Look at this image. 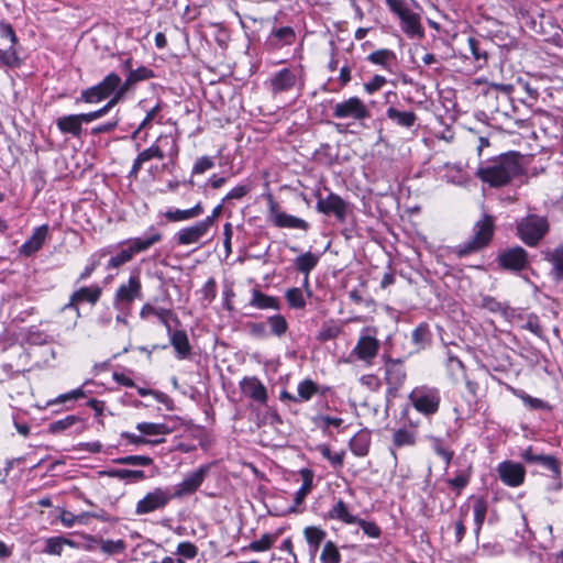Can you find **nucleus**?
Masks as SVG:
<instances>
[{"label": "nucleus", "mask_w": 563, "mask_h": 563, "mask_svg": "<svg viewBox=\"0 0 563 563\" xmlns=\"http://www.w3.org/2000/svg\"><path fill=\"white\" fill-rule=\"evenodd\" d=\"M520 173V154L511 151L481 163L475 175L490 187H501Z\"/></svg>", "instance_id": "nucleus-1"}, {"label": "nucleus", "mask_w": 563, "mask_h": 563, "mask_svg": "<svg viewBox=\"0 0 563 563\" xmlns=\"http://www.w3.org/2000/svg\"><path fill=\"white\" fill-rule=\"evenodd\" d=\"M528 465H538L548 473H541L547 479L545 489L558 493L563 488L562 462L552 454L538 452L532 445L522 450L519 454Z\"/></svg>", "instance_id": "nucleus-2"}, {"label": "nucleus", "mask_w": 563, "mask_h": 563, "mask_svg": "<svg viewBox=\"0 0 563 563\" xmlns=\"http://www.w3.org/2000/svg\"><path fill=\"white\" fill-rule=\"evenodd\" d=\"M494 228L493 217L485 214L481 220L475 222L472 238L454 246L453 253L459 258H462L485 249L493 240Z\"/></svg>", "instance_id": "nucleus-3"}, {"label": "nucleus", "mask_w": 563, "mask_h": 563, "mask_svg": "<svg viewBox=\"0 0 563 563\" xmlns=\"http://www.w3.org/2000/svg\"><path fill=\"white\" fill-rule=\"evenodd\" d=\"M549 232L545 217L530 213L517 222V235L528 246H537Z\"/></svg>", "instance_id": "nucleus-4"}, {"label": "nucleus", "mask_w": 563, "mask_h": 563, "mask_svg": "<svg viewBox=\"0 0 563 563\" xmlns=\"http://www.w3.org/2000/svg\"><path fill=\"white\" fill-rule=\"evenodd\" d=\"M408 399L419 413L430 417L439 411L441 394L437 387L420 385L410 391Z\"/></svg>", "instance_id": "nucleus-5"}, {"label": "nucleus", "mask_w": 563, "mask_h": 563, "mask_svg": "<svg viewBox=\"0 0 563 563\" xmlns=\"http://www.w3.org/2000/svg\"><path fill=\"white\" fill-rule=\"evenodd\" d=\"M302 70L298 67L282 68L268 78L265 82L273 96L290 92L294 89H301L303 86Z\"/></svg>", "instance_id": "nucleus-6"}, {"label": "nucleus", "mask_w": 563, "mask_h": 563, "mask_svg": "<svg viewBox=\"0 0 563 563\" xmlns=\"http://www.w3.org/2000/svg\"><path fill=\"white\" fill-rule=\"evenodd\" d=\"M143 299L142 283L139 274H131L128 282L121 284L113 298V307L125 314H130L133 302Z\"/></svg>", "instance_id": "nucleus-7"}, {"label": "nucleus", "mask_w": 563, "mask_h": 563, "mask_svg": "<svg viewBox=\"0 0 563 563\" xmlns=\"http://www.w3.org/2000/svg\"><path fill=\"white\" fill-rule=\"evenodd\" d=\"M332 115L335 119L363 121L371 117V111L362 99L358 97H350L343 101L336 102L332 107Z\"/></svg>", "instance_id": "nucleus-8"}, {"label": "nucleus", "mask_w": 563, "mask_h": 563, "mask_svg": "<svg viewBox=\"0 0 563 563\" xmlns=\"http://www.w3.org/2000/svg\"><path fill=\"white\" fill-rule=\"evenodd\" d=\"M174 499L167 488L156 487L140 499L135 507L136 515H147L164 509Z\"/></svg>", "instance_id": "nucleus-9"}, {"label": "nucleus", "mask_w": 563, "mask_h": 563, "mask_svg": "<svg viewBox=\"0 0 563 563\" xmlns=\"http://www.w3.org/2000/svg\"><path fill=\"white\" fill-rule=\"evenodd\" d=\"M407 373L401 358H385V380L387 395L397 397L399 389L404 386Z\"/></svg>", "instance_id": "nucleus-10"}, {"label": "nucleus", "mask_w": 563, "mask_h": 563, "mask_svg": "<svg viewBox=\"0 0 563 563\" xmlns=\"http://www.w3.org/2000/svg\"><path fill=\"white\" fill-rule=\"evenodd\" d=\"M101 294L102 290L98 285L81 287L71 294L69 302L62 308V313L71 312L74 314L75 321H77V319L80 317L78 303L86 301L91 305H96L100 299ZM75 324L76 322H74V325Z\"/></svg>", "instance_id": "nucleus-11"}, {"label": "nucleus", "mask_w": 563, "mask_h": 563, "mask_svg": "<svg viewBox=\"0 0 563 563\" xmlns=\"http://www.w3.org/2000/svg\"><path fill=\"white\" fill-rule=\"evenodd\" d=\"M268 218L277 228L297 229L302 231H308L310 228V224L306 220L280 211L272 196L268 198Z\"/></svg>", "instance_id": "nucleus-12"}, {"label": "nucleus", "mask_w": 563, "mask_h": 563, "mask_svg": "<svg viewBox=\"0 0 563 563\" xmlns=\"http://www.w3.org/2000/svg\"><path fill=\"white\" fill-rule=\"evenodd\" d=\"M209 468V465H201L196 471L189 473L180 483L175 485L172 493L173 498L181 499L195 494L206 479Z\"/></svg>", "instance_id": "nucleus-13"}, {"label": "nucleus", "mask_w": 563, "mask_h": 563, "mask_svg": "<svg viewBox=\"0 0 563 563\" xmlns=\"http://www.w3.org/2000/svg\"><path fill=\"white\" fill-rule=\"evenodd\" d=\"M497 262L503 269L519 273L529 264L528 253L521 246H514L501 251L497 256Z\"/></svg>", "instance_id": "nucleus-14"}, {"label": "nucleus", "mask_w": 563, "mask_h": 563, "mask_svg": "<svg viewBox=\"0 0 563 563\" xmlns=\"http://www.w3.org/2000/svg\"><path fill=\"white\" fill-rule=\"evenodd\" d=\"M496 472L501 483L508 487H519L526 479L525 466L510 460L500 462L496 467Z\"/></svg>", "instance_id": "nucleus-15"}, {"label": "nucleus", "mask_w": 563, "mask_h": 563, "mask_svg": "<svg viewBox=\"0 0 563 563\" xmlns=\"http://www.w3.org/2000/svg\"><path fill=\"white\" fill-rule=\"evenodd\" d=\"M316 208L323 214H333L340 222L346 220L347 202L334 192H330L325 198L319 196Z\"/></svg>", "instance_id": "nucleus-16"}, {"label": "nucleus", "mask_w": 563, "mask_h": 563, "mask_svg": "<svg viewBox=\"0 0 563 563\" xmlns=\"http://www.w3.org/2000/svg\"><path fill=\"white\" fill-rule=\"evenodd\" d=\"M242 395L253 402L265 406L268 400L266 386L256 376H245L239 384Z\"/></svg>", "instance_id": "nucleus-17"}, {"label": "nucleus", "mask_w": 563, "mask_h": 563, "mask_svg": "<svg viewBox=\"0 0 563 563\" xmlns=\"http://www.w3.org/2000/svg\"><path fill=\"white\" fill-rule=\"evenodd\" d=\"M379 346V341L375 336L362 334L352 350V354L358 360L366 362L367 364H372L378 353Z\"/></svg>", "instance_id": "nucleus-18"}, {"label": "nucleus", "mask_w": 563, "mask_h": 563, "mask_svg": "<svg viewBox=\"0 0 563 563\" xmlns=\"http://www.w3.org/2000/svg\"><path fill=\"white\" fill-rule=\"evenodd\" d=\"M401 31L410 38L421 40L424 36V30L421 24L420 15L410 9L399 16Z\"/></svg>", "instance_id": "nucleus-19"}, {"label": "nucleus", "mask_w": 563, "mask_h": 563, "mask_svg": "<svg viewBox=\"0 0 563 563\" xmlns=\"http://www.w3.org/2000/svg\"><path fill=\"white\" fill-rule=\"evenodd\" d=\"M87 426L85 420L79 416L68 415L63 419L52 421L48 424V432L52 434H58L66 430L74 429L76 433H81L86 430Z\"/></svg>", "instance_id": "nucleus-20"}, {"label": "nucleus", "mask_w": 563, "mask_h": 563, "mask_svg": "<svg viewBox=\"0 0 563 563\" xmlns=\"http://www.w3.org/2000/svg\"><path fill=\"white\" fill-rule=\"evenodd\" d=\"M163 239L162 233L154 227L151 225L144 236L134 238L129 240L126 243L132 250L133 254L147 251L154 244L161 242Z\"/></svg>", "instance_id": "nucleus-21"}, {"label": "nucleus", "mask_w": 563, "mask_h": 563, "mask_svg": "<svg viewBox=\"0 0 563 563\" xmlns=\"http://www.w3.org/2000/svg\"><path fill=\"white\" fill-rule=\"evenodd\" d=\"M296 34L292 27L282 26L274 29L266 40L269 49H278L294 43Z\"/></svg>", "instance_id": "nucleus-22"}, {"label": "nucleus", "mask_w": 563, "mask_h": 563, "mask_svg": "<svg viewBox=\"0 0 563 563\" xmlns=\"http://www.w3.org/2000/svg\"><path fill=\"white\" fill-rule=\"evenodd\" d=\"M48 232V225L43 224L34 229L31 238L20 246V254L31 256L40 251L45 242Z\"/></svg>", "instance_id": "nucleus-23"}, {"label": "nucleus", "mask_w": 563, "mask_h": 563, "mask_svg": "<svg viewBox=\"0 0 563 563\" xmlns=\"http://www.w3.org/2000/svg\"><path fill=\"white\" fill-rule=\"evenodd\" d=\"M385 115L394 125L408 130H410L418 120L413 111H402L394 106L386 109Z\"/></svg>", "instance_id": "nucleus-24"}, {"label": "nucleus", "mask_w": 563, "mask_h": 563, "mask_svg": "<svg viewBox=\"0 0 563 563\" xmlns=\"http://www.w3.org/2000/svg\"><path fill=\"white\" fill-rule=\"evenodd\" d=\"M167 334L169 335V342L175 350L176 357L178 360L188 358L191 354V345L186 331L172 330L170 333Z\"/></svg>", "instance_id": "nucleus-25"}, {"label": "nucleus", "mask_w": 563, "mask_h": 563, "mask_svg": "<svg viewBox=\"0 0 563 563\" xmlns=\"http://www.w3.org/2000/svg\"><path fill=\"white\" fill-rule=\"evenodd\" d=\"M324 518L329 520H339L345 525H355V521H358V517L350 512L349 506L341 498L334 499L331 509Z\"/></svg>", "instance_id": "nucleus-26"}, {"label": "nucleus", "mask_w": 563, "mask_h": 563, "mask_svg": "<svg viewBox=\"0 0 563 563\" xmlns=\"http://www.w3.org/2000/svg\"><path fill=\"white\" fill-rule=\"evenodd\" d=\"M207 233L198 224V222L181 228L175 234V240L178 245H190L195 243H199L200 240L206 236Z\"/></svg>", "instance_id": "nucleus-27"}, {"label": "nucleus", "mask_w": 563, "mask_h": 563, "mask_svg": "<svg viewBox=\"0 0 563 563\" xmlns=\"http://www.w3.org/2000/svg\"><path fill=\"white\" fill-rule=\"evenodd\" d=\"M473 475V465L471 463L459 468L454 473V477L448 478L445 482L449 487L455 492L456 496H460L462 492L468 486Z\"/></svg>", "instance_id": "nucleus-28"}, {"label": "nucleus", "mask_w": 563, "mask_h": 563, "mask_svg": "<svg viewBox=\"0 0 563 563\" xmlns=\"http://www.w3.org/2000/svg\"><path fill=\"white\" fill-rule=\"evenodd\" d=\"M296 269L305 275L303 285L309 286V274L316 268L319 263V255L308 251L297 256L294 261Z\"/></svg>", "instance_id": "nucleus-29"}, {"label": "nucleus", "mask_w": 563, "mask_h": 563, "mask_svg": "<svg viewBox=\"0 0 563 563\" xmlns=\"http://www.w3.org/2000/svg\"><path fill=\"white\" fill-rule=\"evenodd\" d=\"M56 126L63 134H70L80 137L82 133V124L79 114H68L56 120Z\"/></svg>", "instance_id": "nucleus-30"}, {"label": "nucleus", "mask_w": 563, "mask_h": 563, "mask_svg": "<svg viewBox=\"0 0 563 563\" xmlns=\"http://www.w3.org/2000/svg\"><path fill=\"white\" fill-rule=\"evenodd\" d=\"M205 209L202 203L199 201L192 208L189 209H168L164 216L170 222H181L191 220L200 217L203 213Z\"/></svg>", "instance_id": "nucleus-31"}, {"label": "nucleus", "mask_w": 563, "mask_h": 563, "mask_svg": "<svg viewBox=\"0 0 563 563\" xmlns=\"http://www.w3.org/2000/svg\"><path fill=\"white\" fill-rule=\"evenodd\" d=\"M544 260L551 263V275L558 283L563 282V244L544 254Z\"/></svg>", "instance_id": "nucleus-32"}, {"label": "nucleus", "mask_w": 563, "mask_h": 563, "mask_svg": "<svg viewBox=\"0 0 563 563\" xmlns=\"http://www.w3.org/2000/svg\"><path fill=\"white\" fill-rule=\"evenodd\" d=\"M300 475L302 477V485L295 494V498H294L295 505L292 507H290V509H289L290 512L297 511V509H296L297 506H299L303 503L305 498L311 492L312 486H313V484H312L313 483V474L310 470L302 468L300 471Z\"/></svg>", "instance_id": "nucleus-33"}, {"label": "nucleus", "mask_w": 563, "mask_h": 563, "mask_svg": "<svg viewBox=\"0 0 563 563\" xmlns=\"http://www.w3.org/2000/svg\"><path fill=\"white\" fill-rule=\"evenodd\" d=\"M159 148H162L165 157H168L170 162H175L179 154L178 140L173 134H161L156 141Z\"/></svg>", "instance_id": "nucleus-34"}, {"label": "nucleus", "mask_w": 563, "mask_h": 563, "mask_svg": "<svg viewBox=\"0 0 563 563\" xmlns=\"http://www.w3.org/2000/svg\"><path fill=\"white\" fill-rule=\"evenodd\" d=\"M487 510H488L487 500L482 496L476 497L473 503V514H474V525H475L474 534H475L476 539H478V537H479L481 530H482L484 521L486 519Z\"/></svg>", "instance_id": "nucleus-35"}, {"label": "nucleus", "mask_w": 563, "mask_h": 563, "mask_svg": "<svg viewBox=\"0 0 563 563\" xmlns=\"http://www.w3.org/2000/svg\"><path fill=\"white\" fill-rule=\"evenodd\" d=\"M112 254V246L103 247L96 253H93L89 258V264L85 267V269L79 275L77 283H80L91 276L95 269L101 264V260L107 255Z\"/></svg>", "instance_id": "nucleus-36"}, {"label": "nucleus", "mask_w": 563, "mask_h": 563, "mask_svg": "<svg viewBox=\"0 0 563 563\" xmlns=\"http://www.w3.org/2000/svg\"><path fill=\"white\" fill-rule=\"evenodd\" d=\"M250 305L257 309L279 310V300L276 297L268 296L258 289L252 290Z\"/></svg>", "instance_id": "nucleus-37"}, {"label": "nucleus", "mask_w": 563, "mask_h": 563, "mask_svg": "<svg viewBox=\"0 0 563 563\" xmlns=\"http://www.w3.org/2000/svg\"><path fill=\"white\" fill-rule=\"evenodd\" d=\"M417 441V431L415 429L399 428L393 434V445L397 449L404 446H413Z\"/></svg>", "instance_id": "nucleus-38"}, {"label": "nucleus", "mask_w": 563, "mask_h": 563, "mask_svg": "<svg viewBox=\"0 0 563 563\" xmlns=\"http://www.w3.org/2000/svg\"><path fill=\"white\" fill-rule=\"evenodd\" d=\"M136 430L143 434V437H156V435H167L173 432V429L169 428L165 423H154V422H139L136 424Z\"/></svg>", "instance_id": "nucleus-39"}, {"label": "nucleus", "mask_w": 563, "mask_h": 563, "mask_svg": "<svg viewBox=\"0 0 563 563\" xmlns=\"http://www.w3.org/2000/svg\"><path fill=\"white\" fill-rule=\"evenodd\" d=\"M303 536L312 553H316L327 537V532L318 527L309 526L303 530Z\"/></svg>", "instance_id": "nucleus-40"}, {"label": "nucleus", "mask_w": 563, "mask_h": 563, "mask_svg": "<svg viewBox=\"0 0 563 563\" xmlns=\"http://www.w3.org/2000/svg\"><path fill=\"white\" fill-rule=\"evenodd\" d=\"M514 395L521 399L523 405L531 410H552V406L550 404L540 398L532 397L521 389H514Z\"/></svg>", "instance_id": "nucleus-41"}, {"label": "nucleus", "mask_w": 563, "mask_h": 563, "mask_svg": "<svg viewBox=\"0 0 563 563\" xmlns=\"http://www.w3.org/2000/svg\"><path fill=\"white\" fill-rule=\"evenodd\" d=\"M311 422L314 428L322 431L323 434H330L329 428H340L343 423V419L338 417H330L325 415H317L311 417Z\"/></svg>", "instance_id": "nucleus-42"}, {"label": "nucleus", "mask_w": 563, "mask_h": 563, "mask_svg": "<svg viewBox=\"0 0 563 563\" xmlns=\"http://www.w3.org/2000/svg\"><path fill=\"white\" fill-rule=\"evenodd\" d=\"M319 393V386L312 379H305L298 384L296 399L298 402L309 401Z\"/></svg>", "instance_id": "nucleus-43"}, {"label": "nucleus", "mask_w": 563, "mask_h": 563, "mask_svg": "<svg viewBox=\"0 0 563 563\" xmlns=\"http://www.w3.org/2000/svg\"><path fill=\"white\" fill-rule=\"evenodd\" d=\"M367 59L375 65H380L390 70V65L396 60V55L393 51L383 48L371 53Z\"/></svg>", "instance_id": "nucleus-44"}, {"label": "nucleus", "mask_w": 563, "mask_h": 563, "mask_svg": "<svg viewBox=\"0 0 563 563\" xmlns=\"http://www.w3.org/2000/svg\"><path fill=\"white\" fill-rule=\"evenodd\" d=\"M371 439L365 433H357L350 441V450L356 456H365L368 453Z\"/></svg>", "instance_id": "nucleus-45"}, {"label": "nucleus", "mask_w": 563, "mask_h": 563, "mask_svg": "<svg viewBox=\"0 0 563 563\" xmlns=\"http://www.w3.org/2000/svg\"><path fill=\"white\" fill-rule=\"evenodd\" d=\"M65 545L74 547L75 543L64 537H52L46 539L44 552L52 555H60Z\"/></svg>", "instance_id": "nucleus-46"}, {"label": "nucleus", "mask_w": 563, "mask_h": 563, "mask_svg": "<svg viewBox=\"0 0 563 563\" xmlns=\"http://www.w3.org/2000/svg\"><path fill=\"white\" fill-rule=\"evenodd\" d=\"M97 85L104 96L111 99L120 87V76L115 73H110Z\"/></svg>", "instance_id": "nucleus-47"}, {"label": "nucleus", "mask_w": 563, "mask_h": 563, "mask_svg": "<svg viewBox=\"0 0 563 563\" xmlns=\"http://www.w3.org/2000/svg\"><path fill=\"white\" fill-rule=\"evenodd\" d=\"M134 254L130 246L122 249L115 255L111 256L106 265L108 271L117 269L133 258Z\"/></svg>", "instance_id": "nucleus-48"}, {"label": "nucleus", "mask_w": 563, "mask_h": 563, "mask_svg": "<svg viewBox=\"0 0 563 563\" xmlns=\"http://www.w3.org/2000/svg\"><path fill=\"white\" fill-rule=\"evenodd\" d=\"M431 448L434 453L440 456L446 466L452 462L454 452L445 446L444 441L438 437H430Z\"/></svg>", "instance_id": "nucleus-49"}, {"label": "nucleus", "mask_w": 563, "mask_h": 563, "mask_svg": "<svg viewBox=\"0 0 563 563\" xmlns=\"http://www.w3.org/2000/svg\"><path fill=\"white\" fill-rule=\"evenodd\" d=\"M25 340L29 344L44 345L49 343L52 341V338L45 331L38 329L35 325H32L26 331Z\"/></svg>", "instance_id": "nucleus-50"}, {"label": "nucleus", "mask_w": 563, "mask_h": 563, "mask_svg": "<svg viewBox=\"0 0 563 563\" xmlns=\"http://www.w3.org/2000/svg\"><path fill=\"white\" fill-rule=\"evenodd\" d=\"M21 59L14 48V45H10L5 49H0V66L16 68L20 67Z\"/></svg>", "instance_id": "nucleus-51"}, {"label": "nucleus", "mask_w": 563, "mask_h": 563, "mask_svg": "<svg viewBox=\"0 0 563 563\" xmlns=\"http://www.w3.org/2000/svg\"><path fill=\"white\" fill-rule=\"evenodd\" d=\"M107 97L101 91L98 85L91 86L87 89L81 90L77 102L82 101L86 103H98L102 100H106Z\"/></svg>", "instance_id": "nucleus-52"}, {"label": "nucleus", "mask_w": 563, "mask_h": 563, "mask_svg": "<svg viewBox=\"0 0 563 563\" xmlns=\"http://www.w3.org/2000/svg\"><path fill=\"white\" fill-rule=\"evenodd\" d=\"M430 340V330L427 323H420L411 332V341L417 349H422Z\"/></svg>", "instance_id": "nucleus-53"}, {"label": "nucleus", "mask_w": 563, "mask_h": 563, "mask_svg": "<svg viewBox=\"0 0 563 563\" xmlns=\"http://www.w3.org/2000/svg\"><path fill=\"white\" fill-rule=\"evenodd\" d=\"M267 323L271 328L269 333L278 338L283 336L288 330V323L284 316L274 314L267 318Z\"/></svg>", "instance_id": "nucleus-54"}, {"label": "nucleus", "mask_w": 563, "mask_h": 563, "mask_svg": "<svg viewBox=\"0 0 563 563\" xmlns=\"http://www.w3.org/2000/svg\"><path fill=\"white\" fill-rule=\"evenodd\" d=\"M276 539V536L272 533H264L258 540L252 541L245 549L253 552H264L273 547Z\"/></svg>", "instance_id": "nucleus-55"}, {"label": "nucleus", "mask_w": 563, "mask_h": 563, "mask_svg": "<svg viewBox=\"0 0 563 563\" xmlns=\"http://www.w3.org/2000/svg\"><path fill=\"white\" fill-rule=\"evenodd\" d=\"M321 563H340L341 562V554L339 552V549L336 544L332 541L325 542L321 555H320Z\"/></svg>", "instance_id": "nucleus-56"}, {"label": "nucleus", "mask_w": 563, "mask_h": 563, "mask_svg": "<svg viewBox=\"0 0 563 563\" xmlns=\"http://www.w3.org/2000/svg\"><path fill=\"white\" fill-rule=\"evenodd\" d=\"M176 554L178 563H184V560H194L198 555V548L192 542L183 541L178 543Z\"/></svg>", "instance_id": "nucleus-57"}, {"label": "nucleus", "mask_w": 563, "mask_h": 563, "mask_svg": "<svg viewBox=\"0 0 563 563\" xmlns=\"http://www.w3.org/2000/svg\"><path fill=\"white\" fill-rule=\"evenodd\" d=\"M113 462L120 465L150 466L153 459L146 455H126L114 459Z\"/></svg>", "instance_id": "nucleus-58"}, {"label": "nucleus", "mask_w": 563, "mask_h": 563, "mask_svg": "<svg viewBox=\"0 0 563 563\" xmlns=\"http://www.w3.org/2000/svg\"><path fill=\"white\" fill-rule=\"evenodd\" d=\"M285 298L290 308L302 309L306 307V299L300 288H289L285 294Z\"/></svg>", "instance_id": "nucleus-59"}, {"label": "nucleus", "mask_w": 563, "mask_h": 563, "mask_svg": "<svg viewBox=\"0 0 563 563\" xmlns=\"http://www.w3.org/2000/svg\"><path fill=\"white\" fill-rule=\"evenodd\" d=\"M126 549L125 541L119 539V540H101L100 541V550L101 552L113 555L118 553H123Z\"/></svg>", "instance_id": "nucleus-60"}, {"label": "nucleus", "mask_w": 563, "mask_h": 563, "mask_svg": "<svg viewBox=\"0 0 563 563\" xmlns=\"http://www.w3.org/2000/svg\"><path fill=\"white\" fill-rule=\"evenodd\" d=\"M111 476L117 477L119 479L123 481H130V482H139L145 478L144 471L141 470H126V468H120L114 470L110 473Z\"/></svg>", "instance_id": "nucleus-61"}, {"label": "nucleus", "mask_w": 563, "mask_h": 563, "mask_svg": "<svg viewBox=\"0 0 563 563\" xmlns=\"http://www.w3.org/2000/svg\"><path fill=\"white\" fill-rule=\"evenodd\" d=\"M137 156L144 162H148L151 159H164L165 154H163L162 148L158 147L157 143L154 142L150 147L141 151Z\"/></svg>", "instance_id": "nucleus-62"}, {"label": "nucleus", "mask_w": 563, "mask_h": 563, "mask_svg": "<svg viewBox=\"0 0 563 563\" xmlns=\"http://www.w3.org/2000/svg\"><path fill=\"white\" fill-rule=\"evenodd\" d=\"M355 525H358L363 532L369 538H379L382 534L380 528L373 521H366L362 518H358V521H355Z\"/></svg>", "instance_id": "nucleus-63"}, {"label": "nucleus", "mask_w": 563, "mask_h": 563, "mask_svg": "<svg viewBox=\"0 0 563 563\" xmlns=\"http://www.w3.org/2000/svg\"><path fill=\"white\" fill-rule=\"evenodd\" d=\"M321 455L327 459L333 467H339L343 465L344 452L332 454L330 448L328 445L320 446Z\"/></svg>", "instance_id": "nucleus-64"}]
</instances>
